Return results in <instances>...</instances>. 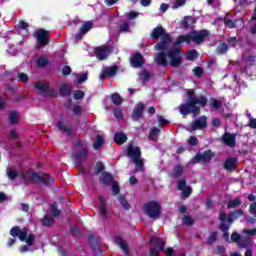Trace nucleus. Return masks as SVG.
Instances as JSON below:
<instances>
[{"mask_svg":"<svg viewBox=\"0 0 256 256\" xmlns=\"http://www.w3.org/2000/svg\"><path fill=\"white\" fill-rule=\"evenodd\" d=\"M188 98L186 103L179 106L180 115L187 117V115H199L201 113V107H206L209 100L205 96L197 97L195 91L191 90L187 93ZM197 105H200L197 106Z\"/></svg>","mask_w":256,"mask_h":256,"instance_id":"obj_1","label":"nucleus"},{"mask_svg":"<svg viewBox=\"0 0 256 256\" xmlns=\"http://www.w3.org/2000/svg\"><path fill=\"white\" fill-rule=\"evenodd\" d=\"M209 35H211V32L207 29L192 30L186 35L178 36L174 42V47H179L181 43H187V45L191 43H195V45H201V43H205V39H207Z\"/></svg>","mask_w":256,"mask_h":256,"instance_id":"obj_2","label":"nucleus"},{"mask_svg":"<svg viewBox=\"0 0 256 256\" xmlns=\"http://www.w3.org/2000/svg\"><path fill=\"white\" fill-rule=\"evenodd\" d=\"M73 162L75 167H83V161L89 157V148L83 144L81 140H77L74 144Z\"/></svg>","mask_w":256,"mask_h":256,"instance_id":"obj_3","label":"nucleus"},{"mask_svg":"<svg viewBox=\"0 0 256 256\" xmlns=\"http://www.w3.org/2000/svg\"><path fill=\"white\" fill-rule=\"evenodd\" d=\"M150 37L155 41L161 39V41L154 46L155 49H163L165 45H171V34L167 33L163 26H157L154 28L150 34Z\"/></svg>","mask_w":256,"mask_h":256,"instance_id":"obj_4","label":"nucleus"},{"mask_svg":"<svg viewBox=\"0 0 256 256\" xmlns=\"http://www.w3.org/2000/svg\"><path fill=\"white\" fill-rule=\"evenodd\" d=\"M167 58L169 59L168 65L174 69L183 65V51H181L180 48H167Z\"/></svg>","mask_w":256,"mask_h":256,"instance_id":"obj_5","label":"nucleus"},{"mask_svg":"<svg viewBox=\"0 0 256 256\" xmlns=\"http://www.w3.org/2000/svg\"><path fill=\"white\" fill-rule=\"evenodd\" d=\"M143 211L149 219H159L161 217V204L154 200L146 202L143 205Z\"/></svg>","mask_w":256,"mask_h":256,"instance_id":"obj_6","label":"nucleus"},{"mask_svg":"<svg viewBox=\"0 0 256 256\" xmlns=\"http://www.w3.org/2000/svg\"><path fill=\"white\" fill-rule=\"evenodd\" d=\"M215 157V152L211 149L204 151L203 153H197L192 159V165H197V163H211V159Z\"/></svg>","mask_w":256,"mask_h":256,"instance_id":"obj_7","label":"nucleus"},{"mask_svg":"<svg viewBox=\"0 0 256 256\" xmlns=\"http://www.w3.org/2000/svg\"><path fill=\"white\" fill-rule=\"evenodd\" d=\"M169 47L170 45H164L163 49H156V51L160 52L155 54L154 61L159 67H167L169 65V61H167V49Z\"/></svg>","mask_w":256,"mask_h":256,"instance_id":"obj_8","label":"nucleus"},{"mask_svg":"<svg viewBox=\"0 0 256 256\" xmlns=\"http://www.w3.org/2000/svg\"><path fill=\"white\" fill-rule=\"evenodd\" d=\"M35 89L43 95V97H55V89L51 88L49 83L38 81L35 83Z\"/></svg>","mask_w":256,"mask_h":256,"instance_id":"obj_9","label":"nucleus"},{"mask_svg":"<svg viewBox=\"0 0 256 256\" xmlns=\"http://www.w3.org/2000/svg\"><path fill=\"white\" fill-rule=\"evenodd\" d=\"M47 35H49V32L43 28L39 29L35 33V37L37 39V42H36L37 49L46 47V45L49 44V38H47Z\"/></svg>","mask_w":256,"mask_h":256,"instance_id":"obj_10","label":"nucleus"},{"mask_svg":"<svg viewBox=\"0 0 256 256\" xmlns=\"http://www.w3.org/2000/svg\"><path fill=\"white\" fill-rule=\"evenodd\" d=\"M20 177L24 185H29V183H37L39 179V173L34 170L21 171Z\"/></svg>","mask_w":256,"mask_h":256,"instance_id":"obj_11","label":"nucleus"},{"mask_svg":"<svg viewBox=\"0 0 256 256\" xmlns=\"http://www.w3.org/2000/svg\"><path fill=\"white\" fill-rule=\"evenodd\" d=\"M145 63V58L140 52H136L130 57V65L131 67H134V69L141 68Z\"/></svg>","mask_w":256,"mask_h":256,"instance_id":"obj_12","label":"nucleus"},{"mask_svg":"<svg viewBox=\"0 0 256 256\" xmlns=\"http://www.w3.org/2000/svg\"><path fill=\"white\" fill-rule=\"evenodd\" d=\"M10 235L14 238L18 237L19 241H25L28 235L27 228L21 230V227L14 226L10 229Z\"/></svg>","mask_w":256,"mask_h":256,"instance_id":"obj_13","label":"nucleus"},{"mask_svg":"<svg viewBox=\"0 0 256 256\" xmlns=\"http://www.w3.org/2000/svg\"><path fill=\"white\" fill-rule=\"evenodd\" d=\"M143 113H145V105L143 102H138L132 112V120L133 121H140L143 119Z\"/></svg>","mask_w":256,"mask_h":256,"instance_id":"obj_14","label":"nucleus"},{"mask_svg":"<svg viewBox=\"0 0 256 256\" xmlns=\"http://www.w3.org/2000/svg\"><path fill=\"white\" fill-rule=\"evenodd\" d=\"M95 55L99 61H105L108 55H111V47L109 46H100L95 48Z\"/></svg>","mask_w":256,"mask_h":256,"instance_id":"obj_15","label":"nucleus"},{"mask_svg":"<svg viewBox=\"0 0 256 256\" xmlns=\"http://www.w3.org/2000/svg\"><path fill=\"white\" fill-rule=\"evenodd\" d=\"M127 156L130 157L132 161L135 159H141V147L134 146L133 144L128 145Z\"/></svg>","mask_w":256,"mask_h":256,"instance_id":"obj_16","label":"nucleus"},{"mask_svg":"<svg viewBox=\"0 0 256 256\" xmlns=\"http://www.w3.org/2000/svg\"><path fill=\"white\" fill-rule=\"evenodd\" d=\"M117 71H119L118 66H109L102 70L99 78L103 81L104 79L115 77L117 75Z\"/></svg>","mask_w":256,"mask_h":256,"instance_id":"obj_17","label":"nucleus"},{"mask_svg":"<svg viewBox=\"0 0 256 256\" xmlns=\"http://www.w3.org/2000/svg\"><path fill=\"white\" fill-rule=\"evenodd\" d=\"M37 183H41L42 185H45L46 187H51V185H55V179L50 174L43 173L41 175L40 173H38Z\"/></svg>","mask_w":256,"mask_h":256,"instance_id":"obj_18","label":"nucleus"},{"mask_svg":"<svg viewBox=\"0 0 256 256\" xmlns=\"http://www.w3.org/2000/svg\"><path fill=\"white\" fill-rule=\"evenodd\" d=\"M92 29L93 23L85 22L75 36L76 41H81L83 39V35H87V33H89Z\"/></svg>","mask_w":256,"mask_h":256,"instance_id":"obj_19","label":"nucleus"},{"mask_svg":"<svg viewBox=\"0 0 256 256\" xmlns=\"http://www.w3.org/2000/svg\"><path fill=\"white\" fill-rule=\"evenodd\" d=\"M231 240L234 243H238L239 247H243L244 249H247V247H249V245H251V239L241 238V236L238 233L232 234Z\"/></svg>","mask_w":256,"mask_h":256,"instance_id":"obj_20","label":"nucleus"},{"mask_svg":"<svg viewBox=\"0 0 256 256\" xmlns=\"http://www.w3.org/2000/svg\"><path fill=\"white\" fill-rule=\"evenodd\" d=\"M205 127H207V116L205 115L200 116L199 119L194 121L191 125L192 131H199L205 129Z\"/></svg>","mask_w":256,"mask_h":256,"instance_id":"obj_21","label":"nucleus"},{"mask_svg":"<svg viewBox=\"0 0 256 256\" xmlns=\"http://www.w3.org/2000/svg\"><path fill=\"white\" fill-rule=\"evenodd\" d=\"M185 174V166L182 164H176L170 172L172 179H180Z\"/></svg>","mask_w":256,"mask_h":256,"instance_id":"obj_22","label":"nucleus"},{"mask_svg":"<svg viewBox=\"0 0 256 256\" xmlns=\"http://www.w3.org/2000/svg\"><path fill=\"white\" fill-rule=\"evenodd\" d=\"M115 182V178L113 177V174L109 172H102L101 176L99 177V183H102V185H111Z\"/></svg>","mask_w":256,"mask_h":256,"instance_id":"obj_23","label":"nucleus"},{"mask_svg":"<svg viewBox=\"0 0 256 256\" xmlns=\"http://www.w3.org/2000/svg\"><path fill=\"white\" fill-rule=\"evenodd\" d=\"M56 126L63 133H68V137H71L73 135V126H71V124L65 125V123H63V121L58 120L56 122Z\"/></svg>","mask_w":256,"mask_h":256,"instance_id":"obj_24","label":"nucleus"},{"mask_svg":"<svg viewBox=\"0 0 256 256\" xmlns=\"http://www.w3.org/2000/svg\"><path fill=\"white\" fill-rule=\"evenodd\" d=\"M197 23V19L193 16H185L183 20L180 22V29H189L191 25H195Z\"/></svg>","mask_w":256,"mask_h":256,"instance_id":"obj_25","label":"nucleus"},{"mask_svg":"<svg viewBox=\"0 0 256 256\" xmlns=\"http://www.w3.org/2000/svg\"><path fill=\"white\" fill-rule=\"evenodd\" d=\"M150 245H153L159 249V251H165V241L157 236L150 237Z\"/></svg>","mask_w":256,"mask_h":256,"instance_id":"obj_26","label":"nucleus"},{"mask_svg":"<svg viewBox=\"0 0 256 256\" xmlns=\"http://www.w3.org/2000/svg\"><path fill=\"white\" fill-rule=\"evenodd\" d=\"M114 243L122 249L125 255H129V245H127V242L123 240L121 237L117 236L114 238Z\"/></svg>","mask_w":256,"mask_h":256,"instance_id":"obj_27","label":"nucleus"},{"mask_svg":"<svg viewBox=\"0 0 256 256\" xmlns=\"http://www.w3.org/2000/svg\"><path fill=\"white\" fill-rule=\"evenodd\" d=\"M99 213L101 215V217H103L104 219H107V202L105 201V198H103V196H99Z\"/></svg>","mask_w":256,"mask_h":256,"instance_id":"obj_28","label":"nucleus"},{"mask_svg":"<svg viewBox=\"0 0 256 256\" xmlns=\"http://www.w3.org/2000/svg\"><path fill=\"white\" fill-rule=\"evenodd\" d=\"M238 160L235 157H230L225 162L226 171H235L237 169Z\"/></svg>","mask_w":256,"mask_h":256,"instance_id":"obj_29","label":"nucleus"},{"mask_svg":"<svg viewBox=\"0 0 256 256\" xmlns=\"http://www.w3.org/2000/svg\"><path fill=\"white\" fill-rule=\"evenodd\" d=\"M159 135H161V129L153 127L148 133V139L149 141L157 142L159 140Z\"/></svg>","mask_w":256,"mask_h":256,"instance_id":"obj_30","label":"nucleus"},{"mask_svg":"<svg viewBox=\"0 0 256 256\" xmlns=\"http://www.w3.org/2000/svg\"><path fill=\"white\" fill-rule=\"evenodd\" d=\"M127 141V135L123 132H117L114 134V142L117 145H123Z\"/></svg>","mask_w":256,"mask_h":256,"instance_id":"obj_31","label":"nucleus"},{"mask_svg":"<svg viewBox=\"0 0 256 256\" xmlns=\"http://www.w3.org/2000/svg\"><path fill=\"white\" fill-rule=\"evenodd\" d=\"M59 93L60 97H68V95H71L72 93L71 86L67 83L62 84L60 86Z\"/></svg>","mask_w":256,"mask_h":256,"instance_id":"obj_32","label":"nucleus"},{"mask_svg":"<svg viewBox=\"0 0 256 256\" xmlns=\"http://www.w3.org/2000/svg\"><path fill=\"white\" fill-rule=\"evenodd\" d=\"M236 139H237L236 134L226 133L225 134V145H227L228 147H234Z\"/></svg>","mask_w":256,"mask_h":256,"instance_id":"obj_33","label":"nucleus"},{"mask_svg":"<svg viewBox=\"0 0 256 256\" xmlns=\"http://www.w3.org/2000/svg\"><path fill=\"white\" fill-rule=\"evenodd\" d=\"M105 143V139L103 138L102 135H97L96 139L94 140L93 143V149H95V151H99V149H101V147H103Z\"/></svg>","mask_w":256,"mask_h":256,"instance_id":"obj_34","label":"nucleus"},{"mask_svg":"<svg viewBox=\"0 0 256 256\" xmlns=\"http://www.w3.org/2000/svg\"><path fill=\"white\" fill-rule=\"evenodd\" d=\"M43 227H51L55 223V218L50 214H46L41 220Z\"/></svg>","mask_w":256,"mask_h":256,"instance_id":"obj_35","label":"nucleus"},{"mask_svg":"<svg viewBox=\"0 0 256 256\" xmlns=\"http://www.w3.org/2000/svg\"><path fill=\"white\" fill-rule=\"evenodd\" d=\"M118 201L122 205L123 209H125V211H129V209H131V204L127 202V198H125V195L120 194L118 196Z\"/></svg>","mask_w":256,"mask_h":256,"instance_id":"obj_36","label":"nucleus"},{"mask_svg":"<svg viewBox=\"0 0 256 256\" xmlns=\"http://www.w3.org/2000/svg\"><path fill=\"white\" fill-rule=\"evenodd\" d=\"M110 99H111L112 103L116 106H119L123 103V97H121V95H119V93L111 94Z\"/></svg>","mask_w":256,"mask_h":256,"instance_id":"obj_37","label":"nucleus"},{"mask_svg":"<svg viewBox=\"0 0 256 256\" xmlns=\"http://www.w3.org/2000/svg\"><path fill=\"white\" fill-rule=\"evenodd\" d=\"M182 223H183V225H186L187 227H191V226L195 225V219H193V217H191V215H183Z\"/></svg>","mask_w":256,"mask_h":256,"instance_id":"obj_38","label":"nucleus"},{"mask_svg":"<svg viewBox=\"0 0 256 256\" xmlns=\"http://www.w3.org/2000/svg\"><path fill=\"white\" fill-rule=\"evenodd\" d=\"M88 243H89L90 247H92L93 249H95V247H99V237H97L93 234L89 235Z\"/></svg>","mask_w":256,"mask_h":256,"instance_id":"obj_39","label":"nucleus"},{"mask_svg":"<svg viewBox=\"0 0 256 256\" xmlns=\"http://www.w3.org/2000/svg\"><path fill=\"white\" fill-rule=\"evenodd\" d=\"M9 119L12 125H17L19 123V112L17 111L10 112Z\"/></svg>","mask_w":256,"mask_h":256,"instance_id":"obj_40","label":"nucleus"},{"mask_svg":"<svg viewBox=\"0 0 256 256\" xmlns=\"http://www.w3.org/2000/svg\"><path fill=\"white\" fill-rule=\"evenodd\" d=\"M50 212L52 213L53 217H56V218L61 217V210L57 208V202H54L53 204H51Z\"/></svg>","mask_w":256,"mask_h":256,"instance_id":"obj_41","label":"nucleus"},{"mask_svg":"<svg viewBox=\"0 0 256 256\" xmlns=\"http://www.w3.org/2000/svg\"><path fill=\"white\" fill-rule=\"evenodd\" d=\"M140 80L143 83H147V81H149V79H151V73H149V71H147L146 69L142 70V72L139 74Z\"/></svg>","mask_w":256,"mask_h":256,"instance_id":"obj_42","label":"nucleus"},{"mask_svg":"<svg viewBox=\"0 0 256 256\" xmlns=\"http://www.w3.org/2000/svg\"><path fill=\"white\" fill-rule=\"evenodd\" d=\"M197 57H199V52H197V50H195V49L189 51L186 55L187 61H195L197 59Z\"/></svg>","mask_w":256,"mask_h":256,"instance_id":"obj_43","label":"nucleus"},{"mask_svg":"<svg viewBox=\"0 0 256 256\" xmlns=\"http://www.w3.org/2000/svg\"><path fill=\"white\" fill-rule=\"evenodd\" d=\"M181 191H182L181 192L182 199H188V197L191 196V193H193V187L187 186L186 188H184Z\"/></svg>","mask_w":256,"mask_h":256,"instance_id":"obj_44","label":"nucleus"},{"mask_svg":"<svg viewBox=\"0 0 256 256\" xmlns=\"http://www.w3.org/2000/svg\"><path fill=\"white\" fill-rule=\"evenodd\" d=\"M94 171H96V175L105 172V164H103V162L101 161L96 162V164L94 165Z\"/></svg>","mask_w":256,"mask_h":256,"instance_id":"obj_45","label":"nucleus"},{"mask_svg":"<svg viewBox=\"0 0 256 256\" xmlns=\"http://www.w3.org/2000/svg\"><path fill=\"white\" fill-rule=\"evenodd\" d=\"M217 231H212V233L210 234V236L208 237V240L206 242V245H208V247H211V245H213V243H215V241H217Z\"/></svg>","mask_w":256,"mask_h":256,"instance_id":"obj_46","label":"nucleus"},{"mask_svg":"<svg viewBox=\"0 0 256 256\" xmlns=\"http://www.w3.org/2000/svg\"><path fill=\"white\" fill-rule=\"evenodd\" d=\"M111 185H112L111 195L113 196L119 195V193H121V187L119 186V184L117 182H112Z\"/></svg>","mask_w":256,"mask_h":256,"instance_id":"obj_47","label":"nucleus"},{"mask_svg":"<svg viewBox=\"0 0 256 256\" xmlns=\"http://www.w3.org/2000/svg\"><path fill=\"white\" fill-rule=\"evenodd\" d=\"M193 73H194L195 77H197L198 79H201V77H203V73H205V70L201 66H196L193 69Z\"/></svg>","mask_w":256,"mask_h":256,"instance_id":"obj_48","label":"nucleus"},{"mask_svg":"<svg viewBox=\"0 0 256 256\" xmlns=\"http://www.w3.org/2000/svg\"><path fill=\"white\" fill-rule=\"evenodd\" d=\"M220 231H222L223 237H225V212L220 213Z\"/></svg>","mask_w":256,"mask_h":256,"instance_id":"obj_49","label":"nucleus"},{"mask_svg":"<svg viewBox=\"0 0 256 256\" xmlns=\"http://www.w3.org/2000/svg\"><path fill=\"white\" fill-rule=\"evenodd\" d=\"M48 63H49V60H47L45 56H41L37 59L38 67H47Z\"/></svg>","mask_w":256,"mask_h":256,"instance_id":"obj_50","label":"nucleus"},{"mask_svg":"<svg viewBox=\"0 0 256 256\" xmlns=\"http://www.w3.org/2000/svg\"><path fill=\"white\" fill-rule=\"evenodd\" d=\"M186 187H187V179L182 178L177 182L178 191H182V190L186 189Z\"/></svg>","mask_w":256,"mask_h":256,"instance_id":"obj_51","label":"nucleus"},{"mask_svg":"<svg viewBox=\"0 0 256 256\" xmlns=\"http://www.w3.org/2000/svg\"><path fill=\"white\" fill-rule=\"evenodd\" d=\"M210 107H212V109H216V111H218V109L221 108V102L215 98H212L210 100Z\"/></svg>","mask_w":256,"mask_h":256,"instance_id":"obj_52","label":"nucleus"},{"mask_svg":"<svg viewBox=\"0 0 256 256\" xmlns=\"http://www.w3.org/2000/svg\"><path fill=\"white\" fill-rule=\"evenodd\" d=\"M157 119H158V127H165L170 123L169 120L165 119L163 116L157 115Z\"/></svg>","mask_w":256,"mask_h":256,"instance_id":"obj_53","label":"nucleus"},{"mask_svg":"<svg viewBox=\"0 0 256 256\" xmlns=\"http://www.w3.org/2000/svg\"><path fill=\"white\" fill-rule=\"evenodd\" d=\"M7 177L10 181H15V179L19 177V173H17L16 170H8Z\"/></svg>","mask_w":256,"mask_h":256,"instance_id":"obj_54","label":"nucleus"},{"mask_svg":"<svg viewBox=\"0 0 256 256\" xmlns=\"http://www.w3.org/2000/svg\"><path fill=\"white\" fill-rule=\"evenodd\" d=\"M240 205H241V200H239L238 198H235L228 202V207L230 209H234V207H239Z\"/></svg>","mask_w":256,"mask_h":256,"instance_id":"obj_55","label":"nucleus"},{"mask_svg":"<svg viewBox=\"0 0 256 256\" xmlns=\"http://www.w3.org/2000/svg\"><path fill=\"white\" fill-rule=\"evenodd\" d=\"M18 81L21 83H27L29 81V75L23 72H18Z\"/></svg>","mask_w":256,"mask_h":256,"instance_id":"obj_56","label":"nucleus"},{"mask_svg":"<svg viewBox=\"0 0 256 256\" xmlns=\"http://www.w3.org/2000/svg\"><path fill=\"white\" fill-rule=\"evenodd\" d=\"M132 163H134V165H136V167H137L140 171H143V167H144L143 159H141V158H136V159L132 160Z\"/></svg>","mask_w":256,"mask_h":256,"instance_id":"obj_57","label":"nucleus"},{"mask_svg":"<svg viewBox=\"0 0 256 256\" xmlns=\"http://www.w3.org/2000/svg\"><path fill=\"white\" fill-rule=\"evenodd\" d=\"M84 97H85V92H83L82 90H77L73 94V98L76 101H79V100L83 99Z\"/></svg>","mask_w":256,"mask_h":256,"instance_id":"obj_58","label":"nucleus"},{"mask_svg":"<svg viewBox=\"0 0 256 256\" xmlns=\"http://www.w3.org/2000/svg\"><path fill=\"white\" fill-rule=\"evenodd\" d=\"M26 243L29 247H31L35 243V234H29L26 236Z\"/></svg>","mask_w":256,"mask_h":256,"instance_id":"obj_59","label":"nucleus"},{"mask_svg":"<svg viewBox=\"0 0 256 256\" xmlns=\"http://www.w3.org/2000/svg\"><path fill=\"white\" fill-rule=\"evenodd\" d=\"M199 143V139H197V137L195 136H190V138L188 139V145H190V147H195V145H197Z\"/></svg>","mask_w":256,"mask_h":256,"instance_id":"obj_60","label":"nucleus"},{"mask_svg":"<svg viewBox=\"0 0 256 256\" xmlns=\"http://www.w3.org/2000/svg\"><path fill=\"white\" fill-rule=\"evenodd\" d=\"M87 79H88L87 74H80L77 79V85H81V83H85Z\"/></svg>","mask_w":256,"mask_h":256,"instance_id":"obj_61","label":"nucleus"},{"mask_svg":"<svg viewBox=\"0 0 256 256\" xmlns=\"http://www.w3.org/2000/svg\"><path fill=\"white\" fill-rule=\"evenodd\" d=\"M71 71H72L71 68L67 65L62 67V75L64 77H67V76L71 75Z\"/></svg>","mask_w":256,"mask_h":256,"instance_id":"obj_62","label":"nucleus"},{"mask_svg":"<svg viewBox=\"0 0 256 256\" xmlns=\"http://www.w3.org/2000/svg\"><path fill=\"white\" fill-rule=\"evenodd\" d=\"M216 53L218 55H223V53H225V43H221L220 45H218V47L216 48Z\"/></svg>","mask_w":256,"mask_h":256,"instance_id":"obj_63","label":"nucleus"},{"mask_svg":"<svg viewBox=\"0 0 256 256\" xmlns=\"http://www.w3.org/2000/svg\"><path fill=\"white\" fill-rule=\"evenodd\" d=\"M160 251H164L166 256H173V255H175V250L173 248H171V247H168L166 249L164 247V250H160Z\"/></svg>","mask_w":256,"mask_h":256,"instance_id":"obj_64","label":"nucleus"}]
</instances>
